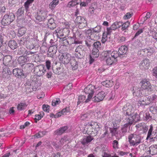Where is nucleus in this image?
I'll return each instance as SVG.
<instances>
[{
  "label": "nucleus",
  "mask_w": 157,
  "mask_h": 157,
  "mask_svg": "<svg viewBox=\"0 0 157 157\" xmlns=\"http://www.w3.org/2000/svg\"><path fill=\"white\" fill-rule=\"evenodd\" d=\"M103 56L107 64L111 65L117 61V58L118 57V52L116 51H110L104 52Z\"/></svg>",
  "instance_id": "f257e3e1"
},
{
  "label": "nucleus",
  "mask_w": 157,
  "mask_h": 157,
  "mask_svg": "<svg viewBox=\"0 0 157 157\" xmlns=\"http://www.w3.org/2000/svg\"><path fill=\"white\" fill-rule=\"evenodd\" d=\"M128 139L131 146H136L143 142V137L139 135L131 134L128 136Z\"/></svg>",
  "instance_id": "f03ea898"
},
{
  "label": "nucleus",
  "mask_w": 157,
  "mask_h": 157,
  "mask_svg": "<svg viewBox=\"0 0 157 157\" xmlns=\"http://www.w3.org/2000/svg\"><path fill=\"white\" fill-rule=\"evenodd\" d=\"M95 87L94 86L91 85H88L85 89L84 91L85 93L88 94L87 98L85 102L86 103L90 101L93 96V94L94 92Z\"/></svg>",
  "instance_id": "7ed1b4c3"
},
{
  "label": "nucleus",
  "mask_w": 157,
  "mask_h": 157,
  "mask_svg": "<svg viewBox=\"0 0 157 157\" xmlns=\"http://www.w3.org/2000/svg\"><path fill=\"white\" fill-rule=\"evenodd\" d=\"M14 19V15L12 13L5 15L2 20V24L3 25H7L13 22Z\"/></svg>",
  "instance_id": "20e7f679"
},
{
  "label": "nucleus",
  "mask_w": 157,
  "mask_h": 157,
  "mask_svg": "<svg viewBox=\"0 0 157 157\" xmlns=\"http://www.w3.org/2000/svg\"><path fill=\"white\" fill-rule=\"evenodd\" d=\"M95 124V123L94 122H91L87 124V126L88 127L86 132L87 134L91 136H92L93 137L96 135L98 132L97 129H96L95 126L94 125Z\"/></svg>",
  "instance_id": "39448f33"
},
{
  "label": "nucleus",
  "mask_w": 157,
  "mask_h": 157,
  "mask_svg": "<svg viewBox=\"0 0 157 157\" xmlns=\"http://www.w3.org/2000/svg\"><path fill=\"white\" fill-rule=\"evenodd\" d=\"M150 138L151 141H155L157 140V131L153 130V127L152 125L150 127L147 134V139Z\"/></svg>",
  "instance_id": "423d86ee"
},
{
  "label": "nucleus",
  "mask_w": 157,
  "mask_h": 157,
  "mask_svg": "<svg viewBox=\"0 0 157 157\" xmlns=\"http://www.w3.org/2000/svg\"><path fill=\"white\" fill-rule=\"evenodd\" d=\"M75 56L78 59L82 58L85 53L84 48L82 45H79L77 47L75 50Z\"/></svg>",
  "instance_id": "0eeeda50"
},
{
  "label": "nucleus",
  "mask_w": 157,
  "mask_h": 157,
  "mask_svg": "<svg viewBox=\"0 0 157 157\" xmlns=\"http://www.w3.org/2000/svg\"><path fill=\"white\" fill-rule=\"evenodd\" d=\"M122 109L124 114L128 116V117L131 116L134 112V109L132 108V105L129 103H127L124 105Z\"/></svg>",
  "instance_id": "6e6552de"
},
{
  "label": "nucleus",
  "mask_w": 157,
  "mask_h": 157,
  "mask_svg": "<svg viewBox=\"0 0 157 157\" xmlns=\"http://www.w3.org/2000/svg\"><path fill=\"white\" fill-rule=\"evenodd\" d=\"M138 114L137 113H133L131 116L126 118V120L128 124L131 125L133 122H137L139 121Z\"/></svg>",
  "instance_id": "1a4fd4ad"
},
{
  "label": "nucleus",
  "mask_w": 157,
  "mask_h": 157,
  "mask_svg": "<svg viewBox=\"0 0 157 157\" xmlns=\"http://www.w3.org/2000/svg\"><path fill=\"white\" fill-rule=\"evenodd\" d=\"M59 59L61 62L64 64H67L72 59L70 54L66 53H63L60 55Z\"/></svg>",
  "instance_id": "9d476101"
},
{
  "label": "nucleus",
  "mask_w": 157,
  "mask_h": 157,
  "mask_svg": "<svg viewBox=\"0 0 157 157\" xmlns=\"http://www.w3.org/2000/svg\"><path fill=\"white\" fill-rule=\"evenodd\" d=\"M45 66L43 65H40L36 66L34 70V73L38 76H40L44 74L45 71L44 69Z\"/></svg>",
  "instance_id": "9b49d317"
},
{
  "label": "nucleus",
  "mask_w": 157,
  "mask_h": 157,
  "mask_svg": "<svg viewBox=\"0 0 157 157\" xmlns=\"http://www.w3.org/2000/svg\"><path fill=\"white\" fill-rule=\"evenodd\" d=\"M94 139V137L92 136L89 135L84 136L81 140V143L84 147L87 146Z\"/></svg>",
  "instance_id": "f8f14e48"
},
{
  "label": "nucleus",
  "mask_w": 157,
  "mask_h": 157,
  "mask_svg": "<svg viewBox=\"0 0 157 157\" xmlns=\"http://www.w3.org/2000/svg\"><path fill=\"white\" fill-rule=\"evenodd\" d=\"M130 125H131L127 122V123L122 127L121 130L118 131L117 134L119 136L118 139L121 138L122 136H124L125 135L127 131L128 126Z\"/></svg>",
  "instance_id": "ddd939ff"
},
{
  "label": "nucleus",
  "mask_w": 157,
  "mask_h": 157,
  "mask_svg": "<svg viewBox=\"0 0 157 157\" xmlns=\"http://www.w3.org/2000/svg\"><path fill=\"white\" fill-rule=\"evenodd\" d=\"M130 125H131L127 122V123L122 127L121 130L118 131L117 134L119 136L118 139L121 138L122 136H124L125 135L127 131L128 126Z\"/></svg>",
  "instance_id": "4468645a"
},
{
  "label": "nucleus",
  "mask_w": 157,
  "mask_h": 157,
  "mask_svg": "<svg viewBox=\"0 0 157 157\" xmlns=\"http://www.w3.org/2000/svg\"><path fill=\"white\" fill-rule=\"evenodd\" d=\"M140 83L143 89H147L151 90V88H153L150 83L147 79H143Z\"/></svg>",
  "instance_id": "2eb2a0df"
},
{
  "label": "nucleus",
  "mask_w": 157,
  "mask_h": 157,
  "mask_svg": "<svg viewBox=\"0 0 157 157\" xmlns=\"http://www.w3.org/2000/svg\"><path fill=\"white\" fill-rule=\"evenodd\" d=\"M46 15L47 13L46 12L43 11H39L35 15V17L36 20L39 21H41L44 20L46 17Z\"/></svg>",
  "instance_id": "dca6fc26"
},
{
  "label": "nucleus",
  "mask_w": 157,
  "mask_h": 157,
  "mask_svg": "<svg viewBox=\"0 0 157 157\" xmlns=\"http://www.w3.org/2000/svg\"><path fill=\"white\" fill-rule=\"evenodd\" d=\"M150 63L149 60L145 59L143 60L139 64V67L142 70H144L148 68Z\"/></svg>",
  "instance_id": "f3484780"
},
{
  "label": "nucleus",
  "mask_w": 157,
  "mask_h": 157,
  "mask_svg": "<svg viewBox=\"0 0 157 157\" xmlns=\"http://www.w3.org/2000/svg\"><path fill=\"white\" fill-rule=\"evenodd\" d=\"M149 103H150L148 101V98L144 97L143 98H140L138 101V105L139 106L144 107L145 105Z\"/></svg>",
  "instance_id": "a211bd4d"
},
{
  "label": "nucleus",
  "mask_w": 157,
  "mask_h": 157,
  "mask_svg": "<svg viewBox=\"0 0 157 157\" xmlns=\"http://www.w3.org/2000/svg\"><path fill=\"white\" fill-rule=\"evenodd\" d=\"M29 56H21L18 59V63L22 65L25 63L29 62Z\"/></svg>",
  "instance_id": "6ab92c4d"
},
{
  "label": "nucleus",
  "mask_w": 157,
  "mask_h": 157,
  "mask_svg": "<svg viewBox=\"0 0 157 157\" xmlns=\"http://www.w3.org/2000/svg\"><path fill=\"white\" fill-rule=\"evenodd\" d=\"M68 128L67 126H64L56 130L54 132V134L61 135L65 132Z\"/></svg>",
  "instance_id": "aec40b11"
},
{
  "label": "nucleus",
  "mask_w": 157,
  "mask_h": 157,
  "mask_svg": "<svg viewBox=\"0 0 157 157\" xmlns=\"http://www.w3.org/2000/svg\"><path fill=\"white\" fill-rule=\"evenodd\" d=\"M3 60V63L5 66L7 67H9L10 66L12 58L10 56H5Z\"/></svg>",
  "instance_id": "412c9836"
},
{
  "label": "nucleus",
  "mask_w": 157,
  "mask_h": 157,
  "mask_svg": "<svg viewBox=\"0 0 157 157\" xmlns=\"http://www.w3.org/2000/svg\"><path fill=\"white\" fill-rule=\"evenodd\" d=\"M143 90L140 88L134 87L133 88V94L134 96L140 97L143 95Z\"/></svg>",
  "instance_id": "4be33fe9"
},
{
  "label": "nucleus",
  "mask_w": 157,
  "mask_h": 157,
  "mask_svg": "<svg viewBox=\"0 0 157 157\" xmlns=\"http://www.w3.org/2000/svg\"><path fill=\"white\" fill-rule=\"evenodd\" d=\"M147 153H150L152 155L157 154V145H153L149 148V150L147 151Z\"/></svg>",
  "instance_id": "5701e85b"
},
{
  "label": "nucleus",
  "mask_w": 157,
  "mask_h": 157,
  "mask_svg": "<svg viewBox=\"0 0 157 157\" xmlns=\"http://www.w3.org/2000/svg\"><path fill=\"white\" fill-rule=\"evenodd\" d=\"M68 44L71 45L72 44H80L82 43L81 41L76 40L75 37H68L67 38Z\"/></svg>",
  "instance_id": "b1692460"
},
{
  "label": "nucleus",
  "mask_w": 157,
  "mask_h": 157,
  "mask_svg": "<svg viewBox=\"0 0 157 157\" xmlns=\"http://www.w3.org/2000/svg\"><path fill=\"white\" fill-rule=\"evenodd\" d=\"M13 75L18 78H19L24 75L22 70L18 68L13 69Z\"/></svg>",
  "instance_id": "393cba45"
},
{
  "label": "nucleus",
  "mask_w": 157,
  "mask_h": 157,
  "mask_svg": "<svg viewBox=\"0 0 157 157\" xmlns=\"http://www.w3.org/2000/svg\"><path fill=\"white\" fill-rule=\"evenodd\" d=\"M128 47L125 46H121L119 49L118 52V56H119L125 54L127 52Z\"/></svg>",
  "instance_id": "a878e982"
},
{
  "label": "nucleus",
  "mask_w": 157,
  "mask_h": 157,
  "mask_svg": "<svg viewBox=\"0 0 157 157\" xmlns=\"http://www.w3.org/2000/svg\"><path fill=\"white\" fill-rule=\"evenodd\" d=\"M143 52L147 54V56L149 57L151 56L155 52L154 49L153 48H148L143 50Z\"/></svg>",
  "instance_id": "bb28decb"
},
{
  "label": "nucleus",
  "mask_w": 157,
  "mask_h": 157,
  "mask_svg": "<svg viewBox=\"0 0 157 157\" xmlns=\"http://www.w3.org/2000/svg\"><path fill=\"white\" fill-rule=\"evenodd\" d=\"M47 25L48 28L51 29H53L56 27L54 19L52 18L48 20Z\"/></svg>",
  "instance_id": "cd10ccee"
},
{
  "label": "nucleus",
  "mask_w": 157,
  "mask_h": 157,
  "mask_svg": "<svg viewBox=\"0 0 157 157\" xmlns=\"http://www.w3.org/2000/svg\"><path fill=\"white\" fill-rule=\"evenodd\" d=\"M94 40L90 36H87L85 41V44L87 47H90L94 43Z\"/></svg>",
  "instance_id": "c85d7f7f"
},
{
  "label": "nucleus",
  "mask_w": 157,
  "mask_h": 157,
  "mask_svg": "<svg viewBox=\"0 0 157 157\" xmlns=\"http://www.w3.org/2000/svg\"><path fill=\"white\" fill-rule=\"evenodd\" d=\"M71 61V67L73 70H76L78 67V64L77 61L74 59H72Z\"/></svg>",
  "instance_id": "c756f323"
},
{
  "label": "nucleus",
  "mask_w": 157,
  "mask_h": 157,
  "mask_svg": "<svg viewBox=\"0 0 157 157\" xmlns=\"http://www.w3.org/2000/svg\"><path fill=\"white\" fill-rule=\"evenodd\" d=\"M9 46L12 49H14L17 47V44L14 40L10 41L8 44Z\"/></svg>",
  "instance_id": "7c9ffc66"
},
{
  "label": "nucleus",
  "mask_w": 157,
  "mask_h": 157,
  "mask_svg": "<svg viewBox=\"0 0 157 157\" xmlns=\"http://www.w3.org/2000/svg\"><path fill=\"white\" fill-rule=\"evenodd\" d=\"M52 46H50L48 50V52L53 53V54H55L57 51V46L56 44H52Z\"/></svg>",
  "instance_id": "2f4dec72"
},
{
  "label": "nucleus",
  "mask_w": 157,
  "mask_h": 157,
  "mask_svg": "<svg viewBox=\"0 0 157 157\" xmlns=\"http://www.w3.org/2000/svg\"><path fill=\"white\" fill-rule=\"evenodd\" d=\"M102 84L107 87H110L113 85V82L112 80H106L101 82Z\"/></svg>",
  "instance_id": "473e14b6"
},
{
  "label": "nucleus",
  "mask_w": 157,
  "mask_h": 157,
  "mask_svg": "<svg viewBox=\"0 0 157 157\" xmlns=\"http://www.w3.org/2000/svg\"><path fill=\"white\" fill-rule=\"evenodd\" d=\"M34 0H27L25 3L24 6L26 11V14L27 12L29 11V6L34 1Z\"/></svg>",
  "instance_id": "72a5a7b5"
},
{
  "label": "nucleus",
  "mask_w": 157,
  "mask_h": 157,
  "mask_svg": "<svg viewBox=\"0 0 157 157\" xmlns=\"http://www.w3.org/2000/svg\"><path fill=\"white\" fill-rule=\"evenodd\" d=\"M27 106L25 103H20L18 105L17 109L18 110L21 111L25 110Z\"/></svg>",
  "instance_id": "f704fd0d"
},
{
  "label": "nucleus",
  "mask_w": 157,
  "mask_h": 157,
  "mask_svg": "<svg viewBox=\"0 0 157 157\" xmlns=\"http://www.w3.org/2000/svg\"><path fill=\"white\" fill-rule=\"evenodd\" d=\"M117 29L116 27V25L115 24V22H114L111 25L110 27L107 28V34H111L112 30H115Z\"/></svg>",
  "instance_id": "c9c22d12"
},
{
  "label": "nucleus",
  "mask_w": 157,
  "mask_h": 157,
  "mask_svg": "<svg viewBox=\"0 0 157 157\" xmlns=\"http://www.w3.org/2000/svg\"><path fill=\"white\" fill-rule=\"evenodd\" d=\"M99 50L98 49L93 48L91 54L90 55H92L93 57L94 56L98 58L99 56Z\"/></svg>",
  "instance_id": "e433bc0d"
},
{
  "label": "nucleus",
  "mask_w": 157,
  "mask_h": 157,
  "mask_svg": "<svg viewBox=\"0 0 157 157\" xmlns=\"http://www.w3.org/2000/svg\"><path fill=\"white\" fill-rule=\"evenodd\" d=\"M78 0H72L68 2L67 6L69 8H71L77 4H78Z\"/></svg>",
  "instance_id": "4c0bfd02"
},
{
  "label": "nucleus",
  "mask_w": 157,
  "mask_h": 157,
  "mask_svg": "<svg viewBox=\"0 0 157 157\" xmlns=\"http://www.w3.org/2000/svg\"><path fill=\"white\" fill-rule=\"evenodd\" d=\"M26 32V29L25 27L20 28L18 31V35L19 36H21L24 34Z\"/></svg>",
  "instance_id": "58836bf2"
},
{
  "label": "nucleus",
  "mask_w": 157,
  "mask_h": 157,
  "mask_svg": "<svg viewBox=\"0 0 157 157\" xmlns=\"http://www.w3.org/2000/svg\"><path fill=\"white\" fill-rule=\"evenodd\" d=\"M86 97L84 95H81L79 96L78 98V101L77 102L78 105L82 104L83 103L85 102Z\"/></svg>",
  "instance_id": "ea45409f"
},
{
  "label": "nucleus",
  "mask_w": 157,
  "mask_h": 157,
  "mask_svg": "<svg viewBox=\"0 0 157 157\" xmlns=\"http://www.w3.org/2000/svg\"><path fill=\"white\" fill-rule=\"evenodd\" d=\"M118 129V128H109L110 132L112 133V136H116V137H119V136L117 134L118 132V131H117Z\"/></svg>",
  "instance_id": "a19ab883"
},
{
  "label": "nucleus",
  "mask_w": 157,
  "mask_h": 157,
  "mask_svg": "<svg viewBox=\"0 0 157 157\" xmlns=\"http://www.w3.org/2000/svg\"><path fill=\"white\" fill-rule=\"evenodd\" d=\"M82 21L78 24V27L80 29H83L87 26V22L85 19H82Z\"/></svg>",
  "instance_id": "79ce46f5"
},
{
  "label": "nucleus",
  "mask_w": 157,
  "mask_h": 157,
  "mask_svg": "<svg viewBox=\"0 0 157 157\" xmlns=\"http://www.w3.org/2000/svg\"><path fill=\"white\" fill-rule=\"evenodd\" d=\"M58 0H54L51 2L49 4V8L51 9H52L56 7V5L58 4Z\"/></svg>",
  "instance_id": "37998d69"
},
{
  "label": "nucleus",
  "mask_w": 157,
  "mask_h": 157,
  "mask_svg": "<svg viewBox=\"0 0 157 157\" xmlns=\"http://www.w3.org/2000/svg\"><path fill=\"white\" fill-rule=\"evenodd\" d=\"M107 31L104 32L102 35L101 42L103 43H105L107 40L108 36L110 34H107Z\"/></svg>",
  "instance_id": "c03bdc74"
},
{
  "label": "nucleus",
  "mask_w": 157,
  "mask_h": 157,
  "mask_svg": "<svg viewBox=\"0 0 157 157\" xmlns=\"http://www.w3.org/2000/svg\"><path fill=\"white\" fill-rule=\"evenodd\" d=\"M153 88H151V90L147 89H144V90H143V95L147 96L149 94H151V91L153 90Z\"/></svg>",
  "instance_id": "a18cd8bd"
},
{
  "label": "nucleus",
  "mask_w": 157,
  "mask_h": 157,
  "mask_svg": "<svg viewBox=\"0 0 157 157\" xmlns=\"http://www.w3.org/2000/svg\"><path fill=\"white\" fill-rule=\"evenodd\" d=\"M64 31H63V29L61 30H55L54 31V33H57V36L58 37L60 38V37L61 36H63L64 35L63 34V32Z\"/></svg>",
  "instance_id": "49530a36"
},
{
  "label": "nucleus",
  "mask_w": 157,
  "mask_h": 157,
  "mask_svg": "<svg viewBox=\"0 0 157 157\" xmlns=\"http://www.w3.org/2000/svg\"><path fill=\"white\" fill-rule=\"evenodd\" d=\"M92 45L93 48L98 49L99 50L101 48V43L99 41H97L94 42Z\"/></svg>",
  "instance_id": "de8ad7c7"
},
{
  "label": "nucleus",
  "mask_w": 157,
  "mask_h": 157,
  "mask_svg": "<svg viewBox=\"0 0 157 157\" xmlns=\"http://www.w3.org/2000/svg\"><path fill=\"white\" fill-rule=\"evenodd\" d=\"M129 25L130 22L128 21L124 23L123 24L122 23V25H121L122 30L124 31V30L126 29L129 27Z\"/></svg>",
  "instance_id": "09e8293b"
},
{
  "label": "nucleus",
  "mask_w": 157,
  "mask_h": 157,
  "mask_svg": "<svg viewBox=\"0 0 157 157\" xmlns=\"http://www.w3.org/2000/svg\"><path fill=\"white\" fill-rule=\"evenodd\" d=\"M99 34L98 33L93 32H92L91 36H90L94 40H97L99 38Z\"/></svg>",
  "instance_id": "8fccbe9b"
},
{
  "label": "nucleus",
  "mask_w": 157,
  "mask_h": 157,
  "mask_svg": "<svg viewBox=\"0 0 157 157\" xmlns=\"http://www.w3.org/2000/svg\"><path fill=\"white\" fill-rule=\"evenodd\" d=\"M82 19H85L84 18L81 17V16H77L75 20V23L79 24L80 22L82 21Z\"/></svg>",
  "instance_id": "3c124183"
},
{
  "label": "nucleus",
  "mask_w": 157,
  "mask_h": 157,
  "mask_svg": "<svg viewBox=\"0 0 157 157\" xmlns=\"http://www.w3.org/2000/svg\"><path fill=\"white\" fill-rule=\"evenodd\" d=\"M99 97V98H100V100L102 101L105 96V93L104 91H101L99 93L97 94Z\"/></svg>",
  "instance_id": "603ef678"
},
{
  "label": "nucleus",
  "mask_w": 157,
  "mask_h": 157,
  "mask_svg": "<svg viewBox=\"0 0 157 157\" xmlns=\"http://www.w3.org/2000/svg\"><path fill=\"white\" fill-rule=\"evenodd\" d=\"M60 101L59 98H55L53 100L52 102V105L53 106H55L59 104Z\"/></svg>",
  "instance_id": "864d4df0"
},
{
  "label": "nucleus",
  "mask_w": 157,
  "mask_h": 157,
  "mask_svg": "<svg viewBox=\"0 0 157 157\" xmlns=\"http://www.w3.org/2000/svg\"><path fill=\"white\" fill-rule=\"evenodd\" d=\"M145 115L144 116V120L145 121L147 120H150L151 118V117L150 116V114L147 111H145Z\"/></svg>",
  "instance_id": "5fc2aeb1"
},
{
  "label": "nucleus",
  "mask_w": 157,
  "mask_h": 157,
  "mask_svg": "<svg viewBox=\"0 0 157 157\" xmlns=\"http://www.w3.org/2000/svg\"><path fill=\"white\" fill-rule=\"evenodd\" d=\"M101 27L100 26L98 25L95 27L92 28V32H93L98 33H99L101 31Z\"/></svg>",
  "instance_id": "6e6d98bb"
},
{
  "label": "nucleus",
  "mask_w": 157,
  "mask_h": 157,
  "mask_svg": "<svg viewBox=\"0 0 157 157\" xmlns=\"http://www.w3.org/2000/svg\"><path fill=\"white\" fill-rule=\"evenodd\" d=\"M24 10L23 7L19 8L17 12V14L19 16L21 15L24 13Z\"/></svg>",
  "instance_id": "4d7b16f0"
},
{
  "label": "nucleus",
  "mask_w": 157,
  "mask_h": 157,
  "mask_svg": "<svg viewBox=\"0 0 157 157\" xmlns=\"http://www.w3.org/2000/svg\"><path fill=\"white\" fill-rule=\"evenodd\" d=\"M62 70L60 67L57 68L55 69H53L54 73L56 74H60L62 71Z\"/></svg>",
  "instance_id": "13d9d810"
},
{
  "label": "nucleus",
  "mask_w": 157,
  "mask_h": 157,
  "mask_svg": "<svg viewBox=\"0 0 157 157\" xmlns=\"http://www.w3.org/2000/svg\"><path fill=\"white\" fill-rule=\"evenodd\" d=\"M97 9L96 6L95 7H92V5L91 6H90L89 8V11L90 13L91 14H93L94 13V11Z\"/></svg>",
  "instance_id": "bf43d9fd"
},
{
  "label": "nucleus",
  "mask_w": 157,
  "mask_h": 157,
  "mask_svg": "<svg viewBox=\"0 0 157 157\" xmlns=\"http://www.w3.org/2000/svg\"><path fill=\"white\" fill-rule=\"evenodd\" d=\"M113 147L115 149L118 148V142L117 140H114L113 142Z\"/></svg>",
  "instance_id": "052dcab7"
},
{
  "label": "nucleus",
  "mask_w": 157,
  "mask_h": 157,
  "mask_svg": "<svg viewBox=\"0 0 157 157\" xmlns=\"http://www.w3.org/2000/svg\"><path fill=\"white\" fill-rule=\"evenodd\" d=\"M133 15V13L132 12L127 13L124 16V19H128L130 18Z\"/></svg>",
  "instance_id": "680f3d73"
},
{
  "label": "nucleus",
  "mask_w": 157,
  "mask_h": 157,
  "mask_svg": "<svg viewBox=\"0 0 157 157\" xmlns=\"http://www.w3.org/2000/svg\"><path fill=\"white\" fill-rule=\"evenodd\" d=\"M97 58V57H93L92 55H90V58L89 60V63L90 64H92L95 60V59Z\"/></svg>",
  "instance_id": "e2e57ef3"
},
{
  "label": "nucleus",
  "mask_w": 157,
  "mask_h": 157,
  "mask_svg": "<svg viewBox=\"0 0 157 157\" xmlns=\"http://www.w3.org/2000/svg\"><path fill=\"white\" fill-rule=\"evenodd\" d=\"M22 50L24 51V52L23 53L24 56H29V58L31 57L30 54V51H27L25 48L22 49Z\"/></svg>",
  "instance_id": "0e129e2a"
},
{
  "label": "nucleus",
  "mask_w": 157,
  "mask_h": 157,
  "mask_svg": "<svg viewBox=\"0 0 157 157\" xmlns=\"http://www.w3.org/2000/svg\"><path fill=\"white\" fill-rule=\"evenodd\" d=\"M70 139L69 137L67 136H64L63 138H61L60 139V142L61 143H64V141L66 142L68 141Z\"/></svg>",
  "instance_id": "69168bd1"
},
{
  "label": "nucleus",
  "mask_w": 157,
  "mask_h": 157,
  "mask_svg": "<svg viewBox=\"0 0 157 157\" xmlns=\"http://www.w3.org/2000/svg\"><path fill=\"white\" fill-rule=\"evenodd\" d=\"M44 111L47 112H49L50 106L48 105H43L42 107Z\"/></svg>",
  "instance_id": "338daca9"
},
{
  "label": "nucleus",
  "mask_w": 157,
  "mask_h": 157,
  "mask_svg": "<svg viewBox=\"0 0 157 157\" xmlns=\"http://www.w3.org/2000/svg\"><path fill=\"white\" fill-rule=\"evenodd\" d=\"M152 75L155 77L157 76V67H154L152 70Z\"/></svg>",
  "instance_id": "774afa93"
}]
</instances>
